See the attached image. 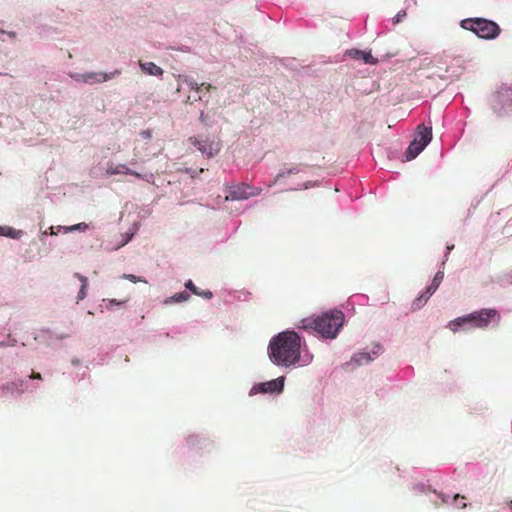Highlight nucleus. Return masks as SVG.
<instances>
[{"mask_svg":"<svg viewBox=\"0 0 512 512\" xmlns=\"http://www.w3.org/2000/svg\"><path fill=\"white\" fill-rule=\"evenodd\" d=\"M304 342L298 333L286 330L271 338L268 345L270 361L279 367H304L309 365L313 356L302 355Z\"/></svg>","mask_w":512,"mask_h":512,"instance_id":"obj_1","label":"nucleus"},{"mask_svg":"<svg viewBox=\"0 0 512 512\" xmlns=\"http://www.w3.org/2000/svg\"><path fill=\"white\" fill-rule=\"evenodd\" d=\"M344 324V314L339 310H333L322 314L317 318H305L300 321L299 328L313 329L322 337L334 339Z\"/></svg>","mask_w":512,"mask_h":512,"instance_id":"obj_2","label":"nucleus"},{"mask_svg":"<svg viewBox=\"0 0 512 512\" xmlns=\"http://www.w3.org/2000/svg\"><path fill=\"white\" fill-rule=\"evenodd\" d=\"M461 27L486 40L495 39L500 33L498 24L485 18L464 19L461 21Z\"/></svg>","mask_w":512,"mask_h":512,"instance_id":"obj_3","label":"nucleus"},{"mask_svg":"<svg viewBox=\"0 0 512 512\" xmlns=\"http://www.w3.org/2000/svg\"><path fill=\"white\" fill-rule=\"evenodd\" d=\"M121 74L120 70H114L111 72L103 71H87L84 73H69L70 78L76 82L85 83L88 85L100 84L112 80Z\"/></svg>","mask_w":512,"mask_h":512,"instance_id":"obj_4","label":"nucleus"},{"mask_svg":"<svg viewBox=\"0 0 512 512\" xmlns=\"http://www.w3.org/2000/svg\"><path fill=\"white\" fill-rule=\"evenodd\" d=\"M469 322V329L472 328H486L490 323H499L500 314L497 310L492 308L481 309L466 315Z\"/></svg>","mask_w":512,"mask_h":512,"instance_id":"obj_5","label":"nucleus"},{"mask_svg":"<svg viewBox=\"0 0 512 512\" xmlns=\"http://www.w3.org/2000/svg\"><path fill=\"white\" fill-rule=\"evenodd\" d=\"M189 142L208 158L217 155L221 150V143L216 138L190 137Z\"/></svg>","mask_w":512,"mask_h":512,"instance_id":"obj_6","label":"nucleus"},{"mask_svg":"<svg viewBox=\"0 0 512 512\" xmlns=\"http://www.w3.org/2000/svg\"><path fill=\"white\" fill-rule=\"evenodd\" d=\"M106 174L112 175H134L139 179H143L148 183H152L154 176L153 174H141L130 169L126 164L109 162L106 168Z\"/></svg>","mask_w":512,"mask_h":512,"instance_id":"obj_7","label":"nucleus"},{"mask_svg":"<svg viewBox=\"0 0 512 512\" xmlns=\"http://www.w3.org/2000/svg\"><path fill=\"white\" fill-rule=\"evenodd\" d=\"M284 383H285V377L284 376H280L276 379H273V380H270V381H266V382H262V383H259L257 385H254L249 394L250 395H255L257 393H263V394H266V393H270V394H273V393H281L284 389Z\"/></svg>","mask_w":512,"mask_h":512,"instance_id":"obj_8","label":"nucleus"},{"mask_svg":"<svg viewBox=\"0 0 512 512\" xmlns=\"http://www.w3.org/2000/svg\"><path fill=\"white\" fill-rule=\"evenodd\" d=\"M260 193V190L253 189L249 186H241L236 187L229 191L228 195L225 197L226 200H245L251 196H256Z\"/></svg>","mask_w":512,"mask_h":512,"instance_id":"obj_9","label":"nucleus"},{"mask_svg":"<svg viewBox=\"0 0 512 512\" xmlns=\"http://www.w3.org/2000/svg\"><path fill=\"white\" fill-rule=\"evenodd\" d=\"M382 352V347L377 345L371 352H359L353 355L351 362L357 365H366L373 361Z\"/></svg>","mask_w":512,"mask_h":512,"instance_id":"obj_10","label":"nucleus"},{"mask_svg":"<svg viewBox=\"0 0 512 512\" xmlns=\"http://www.w3.org/2000/svg\"><path fill=\"white\" fill-rule=\"evenodd\" d=\"M202 87H205L207 91L210 90L211 85L202 83L198 84L195 80L188 78V77H180L177 81V91H184V90H190V91H196L198 92Z\"/></svg>","mask_w":512,"mask_h":512,"instance_id":"obj_11","label":"nucleus"},{"mask_svg":"<svg viewBox=\"0 0 512 512\" xmlns=\"http://www.w3.org/2000/svg\"><path fill=\"white\" fill-rule=\"evenodd\" d=\"M428 145V140L423 142L412 141L406 150V160L410 161L415 159Z\"/></svg>","mask_w":512,"mask_h":512,"instance_id":"obj_12","label":"nucleus"},{"mask_svg":"<svg viewBox=\"0 0 512 512\" xmlns=\"http://www.w3.org/2000/svg\"><path fill=\"white\" fill-rule=\"evenodd\" d=\"M140 69L147 75L150 76H162L163 75V69L156 65L154 62H140L139 63Z\"/></svg>","mask_w":512,"mask_h":512,"instance_id":"obj_13","label":"nucleus"},{"mask_svg":"<svg viewBox=\"0 0 512 512\" xmlns=\"http://www.w3.org/2000/svg\"><path fill=\"white\" fill-rule=\"evenodd\" d=\"M425 139L428 140V144L432 140V128L420 125L417 128V133L413 141L423 142Z\"/></svg>","mask_w":512,"mask_h":512,"instance_id":"obj_14","label":"nucleus"},{"mask_svg":"<svg viewBox=\"0 0 512 512\" xmlns=\"http://www.w3.org/2000/svg\"><path fill=\"white\" fill-rule=\"evenodd\" d=\"M448 328L454 333L459 331L460 329L469 330V322L467 321L466 315L450 321L448 323Z\"/></svg>","mask_w":512,"mask_h":512,"instance_id":"obj_15","label":"nucleus"},{"mask_svg":"<svg viewBox=\"0 0 512 512\" xmlns=\"http://www.w3.org/2000/svg\"><path fill=\"white\" fill-rule=\"evenodd\" d=\"M23 235L22 230H17L11 226H0V236H5L11 239H19Z\"/></svg>","mask_w":512,"mask_h":512,"instance_id":"obj_16","label":"nucleus"},{"mask_svg":"<svg viewBox=\"0 0 512 512\" xmlns=\"http://www.w3.org/2000/svg\"><path fill=\"white\" fill-rule=\"evenodd\" d=\"M88 224L85 223V222H81V223H78V224H75V225H71V226H57V230L58 231H62L63 233H70V232H76V231H79V232H84L88 229Z\"/></svg>","mask_w":512,"mask_h":512,"instance_id":"obj_17","label":"nucleus"},{"mask_svg":"<svg viewBox=\"0 0 512 512\" xmlns=\"http://www.w3.org/2000/svg\"><path fill=\"white\" fill-rule=\"evenodd\" d=\"M189 298H190V295L188 293L180 292V293H176L173 296H170V297L166 298L163 301V304L164 305H171V304H174V303H182V302H186Z\"/></svg>","mask_w":512,"mask_h":512,"instance_id":"obj_18","label":"nucleus"},{"mask_svg":"<svg viewBox=\"0 0 512 512\" xmlns=\"http://www.w3.org/2000/svg\"><path fill=\"white\" fill-rule=\"evenodd\" d=\"M350 55L354 58H361L366 64H374L376 63V59L372 56L370 52H364L361 50H352Z\"/></svg>","mask_w":512,"mask_h":512,"instance_id":"obj_19","label":"nucleus"},{"mask_svg":"<svg viewBox=\"0 0 512 512\" xmlns=\"http://www.w3.org/2000/svg\"><path fill=\"white\" fill-rule=\"evenodd\" d=\"M185 287L190 290L193 294L195 295H198V296H201V297H204L205 299H210L212 298V292L209 291V290H205V291H199V288H197L193 281L192 280H188L186 283H185Z\"/></svg>","mask_w":512,"mask_h":512,"instance_id":"obj_20","label":"nucleus"},{"mask_svg":"<svg viewBox=\"0 0 512 512\" xmlns=\"http://www.w3.org/2000/svg\"><path fill=\"white\" fill-rule=\"evenodd\" d=\"M443 277H444V273L442 271H438L435 274L430 286L427 287L426 294L432 295L433 293H435V291L438 289L440 283L442 282Z\"/></svg>","mask_w":512,"mask_h":512,"instance_id":"obj_21","label":"nucleus"},{"mask_svg":"<svg viewBox=\"0 0 512 512\" xmlns=\"http://www.w3.org/2000/svg\"><path fill=\"white\" fill-rule=\"evenodd\" d=\"M77 277L81 282V287L77 294V301H81L87 296L88 280L82 275H77Z\"/></svg>","mask_w":512,"mask_h":512,"instance_id":"obj_22","label":"nucleus"},{"mask_svg":"<svg viewBox=\"0 0 512 512\" xmlns=\"http://www.w3.org/2000/svg\"><path fill=\"white\" fill-rule=\"evenodd\" d=\"M431 295H428L426 294V292L424 294H422L420 297L416 298L413 303H412V308L414 310H418L420 309L421 307H423L425 305V303L427 302V300L429 299Z\"/></svg>","mask_w":512,"mask_h":512,"instance_id":"obj_23","label":"nucleus"},{"mask_svg":"<svg viewBox=\"0 0 512 512\" xmlns=\"http://www.w3.org/2000/svg\"><path fill=\"white\" fill-rule=\"evenodd\" d=\"M122 279H125V280H128L130 282H133V283H139V282H142V283H147V281L139 276H136L134 274H123L121 276Z\"/></svg>","mask_w":512,"mask_h":512,"instance_id":"obj_24","label":"nucleus"},{"mask_svg":"<svg viewBox=\"0 0 512 512\" xmlns=\"http://www.w3.org/2000/svg\"><path fill=\"white\" fill-rule=\"evenodd\" d=\"M296 168H290V169H287V170H282L280 171L277 176L275 177V180L273 182V184H275L276 182H278L281 178L283 177H286L290 174H293V173H296Z\"/></svg>","mask_w":512,"mask_h":512,"instance_id":"obj_25","label":"nucleus"},{"mask_svg":"<svg viewBox=\"0 0 512 512\" xmlns=\"http://www.w3.org/2000/svg\"><path fill=\"white\" fill-rule=\"evenodd\" d=\"M200 120L206 126H211L214 123V121L210 119L209 112H207V113L202 112L200 115Z\"/></svg>","mask_w":512,"mask_h":512,"instance_id":"obj_26","label":"nucleus"},{"mask_svg":"<svg viewBox=\"0 0 512 512\" xmlns=\"http://www.w3.org/2000/svg\"><path fill=\"white\" fill-rule=\"evenodd\" d=\"M61 231L57 230V227H50L48 230H45L41 233L40 239L43 241L44 237L47 235H57Z\"/></svg>","mask_w":512,"mask_h":512,"instance_id":"obj_27","label":"nucleus"},{"mask_svg":"<svg viewBox=\"0 0 512 512\" xmlns=\"http://www.w3.org/2000/svg\"><path fill=\"white\" fill-rule=\"evenodd\" d=\"M103 301L106 303V308L107 309H111V307L113 305L120 306V305H123L124 303H126V301H118L116 299H106V300H103Z\"/></svg>","mask_w":512,"mask_h":512,"instance_id":"obj_28","label":"nucleus"},{"mask_svg":"<svg viewBox=\"0 0 512 512\" xmlns=\"http://www.w3.org/2000/svg\"><path fill=\"white\" fill-rule=\"evenodd\" d=\"M407 16V13L405 10L399 11L394 17H393V23L398 24L401 22L405 17Z\"/></svg>","mask_w":512,"mask_h":512,"instance_id":"obj_29","label":"nucleus"},{"mask_svg":"<svg viewBox=\"0 0 512 512\" xmlns=\"http://www.w3.org/2000/svg\"><path fill=\"white\" fill-rule=\"evenodd\" d=\"M133 235H134L133 232L126 233L125 235H123L124 239H123L122 243L117 248L126 245L132 239Z\"/></svg>","mask_w":512,"mask_h":512,"instance_id":"obj_30","label":"nucleus"},{"mask_svg":"<svg viewBox=\"0 0 512 512\" xmlns=\"http://www.w3.org/2000/svg\"><path fill=\"white\" fill-rule=\"evenodd\" d=\"M202 99H203L202 95H198L197 97H192V96L188 95L185 102L191 103L192 101H201Z\"/></svg>","mask_w":512,"mask_h":512,"instance_id":"obj_31","label":"nucleus"},{"mask_svg":"<svg viewBox=\"0 0 512 512\" xmlns=\"http://www.w3.org/2000/svg\"><path fill=\"white\" fill-rule=\"evenodd\" d=\"M141 136L145 139L151 138V132L149 130H144L141 132Z\"/></svg>","mask_w":512,"mask_h":512,"instance_id":"obj_32","label":"nucleus"},{"mask_svg":"<svg viewBox=\"0 0 512 512\" xmlns=\"http://www.w3.org/2000/svg\"><path fill=\"white\" fill-rule=\"evenodd\" d=\"M2 34H7L10 38H14L16 36V33L15 32H6V31H1Z\"/></svg>","mask_w":512,"mask_h":512,"instance_id":"obj_33","label":"nucleus"},{"mask_svg":"<svg viewBox=\"0 0 512 512\" xmlns=\"http://www.w3.org/2000/svg\"><path fill=\"white\" fill-rule=\"evenodd\" d=\"M313 185H314V183H312V182H307V183H305V185H304V189H308V188L312 187Z\"/></svg>","mask_w":512,"mask_h":512,"instance_id":"obj_34","label":"nucleus"},{"mask_svg":"<svg viewBox=\"0 0 512 512\" xmlns=\"http://www.w3.org/2000/svg\"><path fill=\"white\" fill-rule=\"evenodd\" d=\"M459 499L463 500L464 498L460 497L459 495H455L453 500L457 502Z\"/></svg>","mask_w":512,"mask_h":512,"instance_id":"obj_35","label":"nucleus"},{"mask_svg":"<svg viewBox=\"0 0 512 512\" xmlns=\"http://www.w3.org/2000/svg\"><path fill=\"white\" fill-rule=\"evenodd\" d=\"M31 377L34 378V379H40L41 378L40 374H33Z\"/></svg>","mask_w":512,"mask_h":512,"instance_id":"obj_36","label":"nucleus"},{"mask_svg":"<svg viewBox=\"0 0 512 512\" xmlns=\"http://www.w3.org/2000/svg\"><path fill=\"white\" fill-rule=\"evenodd\" d=\"M460 507H461V508L466 507V503H465V502H462V504H460Z\"/></svg>","mask_w":512,"mask_h":512,"instance_id":"obj_37","label":"nucleus"},{"mask_svg":"<svg viewBox=\"0 0 512 512\" xmlns=\"http://www.w3.org/2000/svg\"><path fill=\"white\" fill-rule=\"evenodd\" d=\"M452 248H453V245L447 247L448 251H450Z\"/></svg>","mask_w":512,"mask_h":512,"instance_id":"obj_38","label":"nucleus"}]
</instances>
